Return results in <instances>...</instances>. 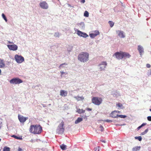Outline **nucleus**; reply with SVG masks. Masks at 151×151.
<instances>
[{
  "label": "nucleus",
  "mask_w": 151,
  "mask_h": 151,
  "mask_svg": "<svg viewBox=\"0 0 151 151\" xmlns=\"http://www.w3.org/2000/svg\"><path fill=\"white\" fill-rule=\"evenodd\" d=\"M12 137L17 139H22V138H20L14 135H13Z\"/></svg>",
  "instance_id": "obj_35"
},
{
  "label": "nucleus",
  "mask_w": 151,
  "mask_h": 151,
  "mask_svg": "<svg viewBox=\"0 0 151 151\" xmlns=\"http://www.w3.org/2000/svg\"><path fill=\"white\" fill-rule=\"evenodd\" d=\"M40 7L43 9H47L49 8V5L45 1L41 2L39 4Z\"/></svg>",
  "instance_id": "obj_7"
},
{
  "label": "nucleus",
  "mask_w": 151,
  "mask_h": 151,
  "mask_svg": "<svg viewBox=\"0 0 151 151\" xmlns=\"http://www.w3.org/2000/svg\"><path fill=\"white\" fill-rule=\"evenodd\" d=\"M99 32L98 30H95L93 32V33L90 34V36L91 37L93 38L97 35H99Z\"/></svg>",
  "instance_id": "obj_11"
},
{
  "label": "nucleus",
  "mask_w": 151,
  "mask_h": 151,
  "mask_svg": "<svg viewBox=\"0 0 151 151\" xmlns=\"http://www.w3.org/2000/svg\"><path fill=\"white\" fill-rule=\"evenodd\" d=\"M86 110L88 111H92V109H91V108H87L86 109Z\"/></svg>",
  "instance_id": "obj_42"
},
{
  "label": "nucleus",
  "mask_w": 151,
  "mask_h": 151,
  "mask_svg": "<svg viewBox=\"0 0 151 151\" xmlns=\"http://www.w3.org/2000/svg\"><path fill=\"white\" fill-rule=\"evenodd\" d=\"M107 65V64L106 62H102L99 65L100 70L101 71L104 70L106 66Z\"/></svg>",
  "instance_id": "obj_10"
},
{
  "label": "nucleus",
  "mask_w": 151,
  "mask_h": 151,
  "mask_svg": "<svg viewBox=\"0 0 151 151\" xmlns=\"http://www.w3.org/2000/svg\"><path fill=\"white\" fill-rule=\"evenodd\" d=\"M67 92L66 91L64 90H61L60 92V95L62 96L65 97L67 95Z\"/></svg>",
  "instance_id": "obj_15"
},
{
  "label": "nucleus",
  "mask_w": 151,
  "mask_h": 151,
  "mask_svg": "<svg viewBox=\"0 0 151 151\" xmlns=\"http://www.w3.org/2000/svg\"><path fill=\"white\" fill-rule=\"evenodd\" d=\"M74 98L76 99L77 101H79L80 100H82L84 99V97L83 96H75Z\"/></svg>",
  "instance_id": "obj_20"
},
{
  "label": "nucleus",
  "mask_w": 151,
  "mask_h": 151,
  "mask_svg": "<svg viewBox=\"0 0 151 151\" xmlns=\"http://www.w3.org/2000/svg\"><path fill=\"white\" fill-rule=\"evenodd\" d=\"M42 131V128L40 125H31L29 128V132L34 134L40 133Z\"/></svg>",
  "instance_id": "obj_1"
},
{
  "label": "nucleus",
  "mask_w": 151,
  "mask_h": 151,
  "mask_svg": "<svg viewBox=\"0 0 151 151\" xmlns=\"http://www.w3.org/2000/svg\"><path fill=\"white\" fill-rule=\"evenodd\" d=\"M15 59L17 63H21L24 60V58L21 55H15Z\"/></svg>",
  "instance_id": "obj_6"
},
{
  "label": "nucleus",
  "mask_w": 151,
  "mask_h": 151,
  "mask_svg": "<svg viewBox=\"0 0 151 151\" xmlns=\"http://www.w3.org/2000/svg\"><path fill=\"white\" fill-rule=\"evenodd\" d=\"M147 119L149 121H151V116H148L147 117Z\"/></svg>",
  "instance_id": "obj_41"
},
{
  "label": "nucleus",
  "mask_w": 151,
  "mask_h": 151,
  "mask_svg": "<svg viewBox=\"0 0 151 151\" xmlns=\"http://www.w3.org/2000/svg\"><path fill=\"white\" fill-rule=\"evenodd\" d=\"M3 151H10V148L9 147H4L3 149Z\"/></svg>",
  "instance_id": "obj_24"
},
{
  "label": "nucleus",
  "mask_w": 151,
  "mask_h": 151,
  "mask_svg": "<svg viewBox=\"0 0 151 151\" xmlns=\"http://www.w3.org/2000/svg\"><path fill=\"white\" fill-rule=\"evenodd\" d=\"M23 82V81L18 78H13L10 81V83L15 84H19Z\"/></svg>",
  "instance_id": "obj_5"
},
{
  "label": "nucleus",
  "mask_w": 151,
  "mask_h": 151,
  "mask_svg": "<svg viewBox=\"0 0 151 151\" xmlns=\"http://www.w3.org/2000/svg\"><path fill=\"white\" fill-rule=\"evenodd\" d=\"M64 122L62 121L61 123L59 125L56 129V132L58 134H62L64 131Z\"/></svg>",
  "instance_id": "obj_3"
},
{
  "label": "nucleus",
  "mask_w": 151,
  "mask_h": 151,
  "mask_svg": "<svg viewBox=\"0 0 151 151\" xmlns=\"http://www.w3.org/2000/svg\"><path fill=\"white\" fill-rule=\"evenodd\" d=\"M99 128H100V130L101 132H102L104 131V129L102 125H100V126Z\"/></svg>",
  "instance_id": "obj_37"
},
{
  "label": "nucleus",
  "mask_w": 151,
  "mask_h": 151,
  "mask_svg": "<svg viewBox=\"0 0 151 151\" xmlns=\"http://www.w3.org/2000/svg\"><path fill=\"white\" fill-rule=\"evenodd\" d=\"M18 151H24L22 149L19 147L18 149Z\"/></svg>",
  "instance_id": "obj_44"
},
{
  "label": "nucleus",
  "mask_w": 151,
  "mask_h": 151,
  "mask_svg": "<svg viewBox=\"0 0 151 151\" xmlns=\"http://www.w3.org/2000/svg\"><path fill=\"white\" fill-rule=\"evenodd\" d=\"M91 101L94 104L99 106L102 103V99L101 97H94L92 99Z\"/></svg>",
  "instance_id": "obj_4"
},
{
  "label": "nucleus",
  "mask_w": 151,
  "mask_h": 151,
  "mask_svg": "<svg viewBox=\"0 0 151 151\" xmlns=\"http://www.w3.org/2000/svg\"><path fill=\"white\" fill-rule=\"evenodd\" d=\"M146 123H143L140 126H139V127L137 128V129L138 130H139L143 126H145V125H146Z\"/></svg>",
  "instance_id": "obj_28"
},
{
  "label": "nucleus",
  "mask_w": 151,
  "mask_h": 151,
  "mask_svg": "<svg viewBox=\"0 0 151 151\" xmlns=\"http://www.w3.org/2000/svg\"><path fill=\"white\" fill-rule=\"evenodd\" d=\"M2 17L3 18V19H4V20L6 21H7V19L5 15L3 14H2Z\"/></svg>",
  "instance_id": "obj_32"
},
{
  "label": "nucleus",
  "mask_w": 151,
  "mask_h": 151,
  "mask_svg": "<svg viewBox=\"0 0 151 151\" xmlns=\"http://www.w3.org/2000/svg\"><path fill=\"white\" fill-rule=\"evenodd\" d=\"M127 117V116L125 115H118V117H119L121 118H126Z\"/></svg>",
  "instance_id": "obj_30"
},
{
  "label": "nucleus",
  "mask_w": 151,
  "mask_h": 151,
  "mask_svg": "<svg viewBox=\"0 0 151 151\" xmlns=\"http://www.w3.org/2000/svg\"><path fill=\"white\" fill-rule=\"evenodd\" d=\"M122 54L123 58L125 57L129 58L131 56L129 53L127 52H122Z\"/></svg>",
  "instance_id": "obj_18"
},
{
  "label": "nucleus",
  "mask_w": 151,
  "mask_h": 151,
  "mask_svg": "<svg viewBox=\"0 0 151 151\" xmlns=\"http://www.w3.org/2000/svg\"><path fill=\"white\" fill-rule=\"evenodd\" d=\"M109 24L110 26L111 27H113L114 24V23L111 21H109Z\"/></svg>",
  "instance_id": "obj_26"
},
{
  "label": "nucleus",
  "mask_w": 151,
  "mask_h": 151,
  "mask_svg": "<svg viewBox=\"0 0 151 151\" xmlns=\"http://www.w3.org/2000/svg\"><path fill=\"white\" fill-rule=\"evenodd\" d=\"M2 122L0 121V129L1 128V127L2 125Z\"/></svg>",
  "instance_id": "obj_47"
},
{
  "label": "nucleus",
  "mask_w": 151,
  "mask_h": 151,
  "mask_svg": "<svg viewBox=\"0 0 151 151\" xmlns=\"http://www.w3.org/2000/svg\"><path fill=\"white\" fill-rule=\"evenodd\" d=\"M148 131V129H146L145 131H144V132H143L141 133V135H144L145 134H146L147 132Z\"/></svg>",
  "instance_id": "obj_25"
},
{
  "label": "nucleus",
  "mask_w": 151,
  "mask_h": 151,
  "mask_svg": "<svg viewBox=\"0 0 151 151\" xmlns=\"http://www.w3.org/2000/svg\"><path fill=\"white\" fill-rule=\"evenodd\" d=\"M116 106L119 108H121L123 106V105L122 104L118 103L116 104Z\"/></svg>",
  "instance_id": "obj_27"
},
{
  "label": "nucleus",
  "mask_w": 151,
  "mask_h": 151,
  "mask_svg": "<svg viewBox=\"0 0 151 151\" xmlns=\"http://www.w3.org/2000/svg\"><path fill=\"white\" fill-rule=\"evenodd\" d=\"M1 70L0 69V75H1Z\"/></svg>",
  "instance_id": "obj_49"
},
{
  "label": "nucleus",
  "mask_w": 151,
  "mask_h": 151,
  "mask_svg": "<svg viewBox=\"0 0 151 151\" xmlns=\"http://www.w3.org/2000/svg\"><path fill=\"white\" fill-rule=\"evenodd\" d=\"M54 36L56 37H58L60 36V34L59 32H56L55 33Z\"/></svg>",
  "instance_id": "obj_34"
},
{
  "label": "nucleus",
  "mask_w": 151,
  "mask_h": 151,
  "mask_svg": "<svg viewBox=\"0 0 151 151\" xmlns=\"http://www.w3.org/2000/svg\"><path fill=\"white\" fill-rule=\"evenodd\" d=\"M60 147L61 149L63 150H65L66 149V146L64 144H62L60 145Z\"/></svg>",
  "instance_id": "obj_23"
},
{
  "label": "nucleus",
  "mask_w": 151,
  "mask_h": 151,
  "mask_svg": "<svg viewBox=\"0 0 151 151\" xmlns=\"http://www.w3.org/2000/svg\"><path fill=\"white\" fill-rule=\"evenodd\" d=\"M5 64L4 60L0 59V68H3L5 67Z\"/></svg>",
  "instance_id": "obj_17"
},
{
  "label": "nucleus",
  "mask_w": 151,
  "mask_h": 151,
  "mask_svg": "<svg viewBox=\"0 0 151 151\" xmlns=\"http://www.w3.org/2000/svg\"><path fill=\"white\" fill-rule=\"evenodd\" d=\"M86 118V116H85L84 118Z\"/></svg>",
  "instance_id": "obj_51"
},
{
  "label": "nucleus",
  "mask_w": 151,
  "mask_h": 151,
  "mask_svg": "<svg viewBox=\"0 0 151 151\" xmlns=\"http://www.w3.org/2000/svg\"><path fill=\"white\" fill-rule=\"evenodd\" d=\"M7 47L10 50L13 51H15L17 50L18 47L15 44L12 45H8Z\"/></svg>",
  "instance_id": "obj_9"
},
{
  "label": "nucleus",
  "mask_w": 151,
  "mask_h": 151,
  "mask_svg": "<svg viewBox=\"0 0 151 151\" xmlns=\"http://www.w3.org/2000/svg\"><path fill=\"white\" fill-rule=\"evenodd\" d=\"M18 118L19 120L21 122H24L27 119L26 118L23 116H21L19 114L18 115Z\"/></svg>",
  "instance_id": "obj_12"
},
{
  "label": "nucleus",
  "mask_w": 151,
  "mask_h": 151,
  "mask_svg": "<svg viewBox=\"0 0 151 151\" xmlns=\"http://www.w3.org/2000/svg\"><path fill=\"white\" fill-rule=\"evenodd\" d=\"M99 147H96V148H94L95 151H99Z\"/></svg>",
  "instance_id": "obj_38"
},
{
  "label": "nucleus",
  "mask_w": 151,
  "mask_h": 151,
  "mask_svg": "<svg viewBox=\"0 0 151 151\" xmlns=\"http://www.w3.org/2000/svg\"><path fill=\"white\" fill-rule=\"evenodd\" d=\"M60 73H61V76L63 75L64 74L66 73V74H67V73H65L63 71H61L60 72Z\"/></svg>",
  "instance_id": "obj_45"
},
{
  "label": "nucleus",
  "mask_w": 151,
  "mask_h": 151,
  "mask_svg": "<svg viewBox=\"0 0 151 151\" xmlns=\"http://www.w3.org/2000/svg\"><path fill=\"white\" fill-rule=\"evenodd\" d=\"M140 146L135 147L132 149V151H138L140 150Z\"/></svg>",
  "instance_id": "obj_21"
},
{
  "label": "nucleus",
  "mask_w": 151,
  "mask_h": 151,
  "mask_svg": "<svg viewBox=\"0 0 151 151\" xmlns=\"http://www.w3.org/2000/svg\"><path fill=\"white\" fill-rule=\"evenodd\" d=\"M76 112L78 114H81L85 113V110L82 109H78L76 111Z\"/></svg>",
  "instance_id": "obj_19"
},
{
  "label": "nucleus",
  "mask_w": 151,
  "mask_h": 151,
  "mask_svg": "<svg viewBox=\"0 0 151 151\" xmlns=\"http://www.w3.org/2000/svg\"><path fill=\"white\" fill-rule=\"evenodd\" d=\"M67 65V64L65 63H62V64H61V65H60L59 66V68H60V67L61 66H62L63 65Z\"/></svg>",
  "instance_id": "obj_39"
},
{
  "label": "nucleus",
  "mask_w": 151,
  "mask_h": 151,
  "mask_svg": "<svg viewBox=\"0 0 151 151\" xmlns=\"http://www.w3.org/2000/svg\"><path fill=\"white\" fill-rule=\"evenodd\" d=\"M83 119L81 117H78L76 120L75 121V123L76 124H77L80 122L82 121Z\"/></svg>",
  "instance_id": "obj_22"
},
{
  "label": "nucleus",
  "mask_w": 151,
  "mask_h": 151,
  "mask_svg": "<svg viewBox=\"0 0 151 151\" xmlns=\"http://www.w3.org/2000/svg\"><path fill=\"white\" fill-rule=\"evenodd\" d=\"M89 54L88 53L84 52H81L78 56V59L81 62L85 63L89 60Z\"/></svg>",
  "instance_id": "obj_2"
},
{
  "label": "nucleus",
  "mask_w": 151,
  "mask_h": 151,
  "mask_svg": "<svg viewBox=\"0 0 151 151\" xmlns=\"http://www.w3.org/2000/svg\"><path fill=\"white\" fill-rule=\"evenodd\" d=\"M150 110L151 111V109H150Z\"/></svg>",
  "instance_id": "obj_50"
},
{
  "label": "nucleus",
  "mask_w": 151,
  "mask_h": 151,
  "mask_svg": "<svg viewBox=\"0 0 151 151\" xmlns=\"http://www.w3.org/2000/svg\"><path fill=\"white\" fill-rule=\"evenodd\" d=\"M135 139H138L139 141H141L142 139V138L141 136L136 137Z\"/></svg>",
  "instance_id": "obj_33"
},
{
  "label": "nucleus",
  "mask_w": 151,
  "mask_h": 151,
  "mask_svg": "<svg viewBox=\"0 0 151 151\" xmlns=\"http://www.w3.org/2000/svg\"><path fill=\"white\" fill-rule=\"evenodd\" d=\"M146 67L147 68H150V65L149 64H147L146 65Z\"/></svg>",
  "instance_id": "obj_43"
},
{
  "label": "nucleus",
  "mask_w": 151,
  "mask_h": 151,
  "mask_svg": "<svg viewBox=\"0 0 151 151\" xmlns=\"http://www.w3.org/2000/svg\"><path fill=\"white\" fill-rule=\"evenodd\" d=\"M118 111H114L112 112L110 114V116L113 118H117L118 114H117Z\"/></svg>",
  "instance_id": "obj_14"
},
{
  "label": "nucleus",
  "mask_w": 151,
  "mask_h": 151,
  "mask_svg": "<svg viewBox=\"0 0 151 151\" xmlns=\"http://www.w3.org/2000/svg\"><path fill=\"white\" fill-rule=\"evenodd\" d=\"M88 36V35L86 33L83 32L82 35L81 37H86Z\"/></svg>",
  "instance_id": "obj_36"
},
{
  "label": "nucleus",
  "mask_w": 151,
  "mask_h": 151,
  "mask_svg": "<svg viewBox=\"0 0 151 151\" xmlns=\"http://www.w3.org/2000/svg\"><path fill=\"white\" fill-rule=\"evenodd\" d=\"M81 2L82 3H84L85 2V0H81Z\"/></svg>",
  "instance_id": "obj_46"
},
{
  "label": "nucleus",
  "mask_w": 151,
  "mask_h": 151,
  "mask_svg": "<svg viewBox=\"0 0 151 151\" xmlns=\"http://www.w3.org/2000/svg\"><path fill=\"white\" fill-rule=\"evenodd\" d=\"M84 16L86 17H88L89 16L88 12L87 11H86L84 13Z\"/></svg>",
  "instance_id": "obj_31"
},
{
  "label": "nucleus",
  "mask_w": 151,
  "mask_h": 151,
  "mask_svg": "<svg viewBox=\"0 0 151 151\" xmlns=\"http://www.w3.org/2000/svg\"><path fill=\"white\" fill-rule=\"evenodd\" d=\"M104 121L107 122H112V120L108 119L105 120Z\"/></svg>",
  "instance_id": "obj_40"
},
{
  "label": "nucleus",
  "mask_w": 151,
  "mask_h": 151,
  "mask_svg": "<svg viewBox=\"0 0 151 151\" xmlns=\"http://www.w3.org/2000/svg\"><path fill=\"white\" fill-rule=\"evenodd\" d=\"M77 34L81 36L82 35V34L83 32L80 31H78L77 32Z\"/></svg>",
  "instance_id": "obj_29"
},
{
  "label": "nucleus",
  "mask_w": 151,
  "mask_h": 151,
  "mask_svg": "<svg viewBox=\"0 0 151 151\" xmlns=\"http://www.w3.org/2000/svg\"><path fill=\"white\" fill-rule=\"evenodd\" d=\"M8 43L9 44H11V43H12V42H10V41H9L8 42Z\"/></svg>",
  "instance_id": "obj_48"
},
{
  "label": "nucleus",
  "mask_w": 151,
  "mask_h": 151,
  "mask_svg": "<svg viewBox=\"0 0 151 151\" xmlns=\"http://www.w3.org/2000/svg\"><path fill=\"white\" fill-rule=\"evenodd\" d=\"M114 55H115L118 59H122L123 58L122 52H116L113 55V56Z\"/></svg>",
  "instance_id": "obj_8"
},
{
  "label": "nucleus",
  "mask_w": 151,
  "mask_h": 151,
  "mask_svg": "<svg viewBox=\"0 0 151 151\" xmlns=\"http://www.w3.org/2000/svg\"><path fill=\"white\" fill-rule=\"evenodd\" d=\"M138 50L139 53L141 55H142V53L144 52L143 47L140 45H139L138 46Z\"/></svg>",
  "instance_id": "obj_16"
},
{
  "label": "nucleus",
  "mask_w": 151,
  "mask_h": 151,
  "mask_svg": "<svg viewBox=\"0 0 151 151\" xmlns=\"http://www.w3.org/2000/svg\"><path fill=\"white\" fill-rule=\"evenodd\" d=\"M116 33H117L118 35L121 38H124L125 37V35H124V32L120 30L116 31Z\"/></svg>",
  "instance_id": "obj_13"
}]
</instances>
